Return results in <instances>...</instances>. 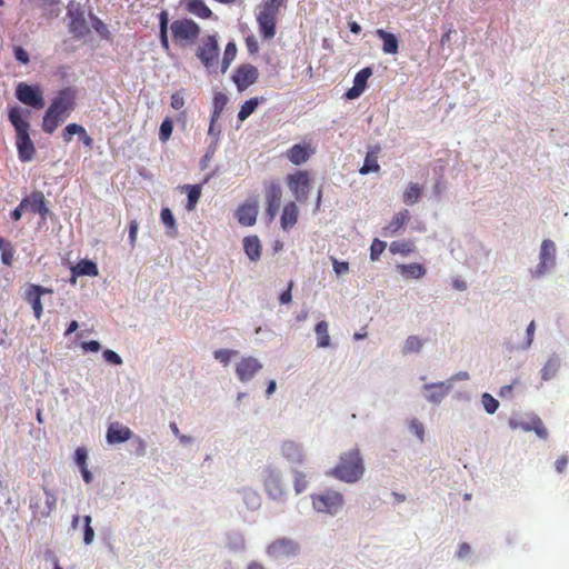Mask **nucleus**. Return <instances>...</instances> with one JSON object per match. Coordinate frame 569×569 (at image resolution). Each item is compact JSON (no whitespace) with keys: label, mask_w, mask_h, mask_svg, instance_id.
<instances>
[{"label":"nucleus","mask_w":569,"mask_h":569,"mask_svg":"<svg viewBox=\"0 0 569 569\" xmlns=\"http://www.w3.org/2000/svg\"><path fill=\"white\" fill-rule=\"evenodd\" d=\"M312 505L319 512L330 515L337 513L343 505V497L340 492L327 490L312 497Z\"/></svg>","instance_id":"7"},{"label":"nucleus","mask_w":569,"mask_h":569,"mask_svg":"<svg viewBox=\"0 0 569 569\" xmlns=\"http://www.w3.org/2000/svg\"><path fill=\"white\" fill-rule=\"evenodd\" d=\"M422 194V189L418 183H410L403 192V202L407 204H413L419 201Z\"/></svg>","instance_id":"41"},{"label":"nucleus","mask_w":569,"mask_h":569,"mask_svg":"<svg viewBox=\"0 0 569 569\" xmlns=\"http://www.w3.org/2000/svg\"><path fill=\"white\" fill-rule=\"evenodd\" d=\"M267 555L273 559L293 557L299 551V545L289 538H280L267 547Z\"/></svg>","instance_id":"11"},{"label":"nucleus","mask_w":569,"mask_h":569,"mask_svg":"<svg viewBox=\"0 0 569 569\" xmlns=\"http://www.w3.org/2000/svg\"><path fill=\"white\" fill-rule=\"evenodd\" d=\"M409 211L407 209L400 210L392 217L391 221L383 228L382 234L385 237L396 234L400 229L403 228V226L409 221Z\"/></svg>","instance_id":"26"},{"label":"nucleus","mask_w":569,"mask_h":569,"mask_svg":"<svg viewBox=\"0 0 569 569\" xmlns=\"http://www.w3.org/2000/svg\"><path fill=\"white\" fill-rule=\"evenodd\" d=\"M84 520V535H83V541L86 545H90L93 541L94 538V531L91 527V517L86 516L83 518Z\"/></svg>","instance_id":"52"},{"label":"nucleus","mask_w":569,"mask_h":569,"mask_svg":"<svg viewBox=\"0 0 569 569\" xmlns=\"http://www.w3.org/2000/svg\"><path fill=\"white\" fill-rule=\"evenodd\" d=\"M287 0H264L262 9L279 13L280 8L286 3Z\"/></svg>","instance_id":"54"},{"label":"nucleus","mask_w":569,"mask_h":569,"mask_svg":"<svg viewBox=\"0 0 569 569\" xmlns=\"http://www.w3.org/2000/svg\"><path fill=\"white\" fill-rule=\"evenodd\" d=\"M172 130H173L172 120L170 118H166L159 128V139L162 142H167L172 134Z\"/></svg>","instance_id":"45"},{"label":"nucleus","mask_w":569,"mask_h":569,"mask_svg":"<svg viewBox=\"0 0 569 569\" xmlns=\"http://www.w3.org/2000/svg\"><path fill=\"white\" fill-rule=\"evenodd\" d=\"M292 287H293V281L291 280L288 283V288L279 297V300H280L281 303L286 305V303H290L291 302V300H292V296H291Z\"/></svg>","instance_id":"63"},{"label":"nucleus","mask_w":569,"mask_h":569,"mask_svg":"<svg viewBox=\"0 0 569 569\" xmlns=\"http://www.w3.org/2000/svg\"><path fill=\"white\" fill-rule=\"evenodd\" d=\"M569 463V458L567 456L559 457L555 462L556 471L562 473Z\"/></svg>","instance_id":"64"},{"label":"nucleus","mask_w":569,"mask_h":569,"mask_svg":"<svg viewBox=\"0 0 569 569\" xmlns=\"http://www.w3.org/2000/svg\"><path fill=\"white\" fill-rule=\"evenodd\" d=\"M386 249V242L375 239L370 246V259L376 261L379 259L383 250Z\"/></svg>","instance_id":"47"},{"label":"nucleus","mask_w":569,"mask_h":569,"mask_svg":"<svg viewBox=\"0 0 569 569\" xmlns=\"http://www.w3.org/2000/svg\"><path fill=\"white\" fill-rule=\"evenodd\" d=\"M182 189L188 192L186 209L192 211L201 197V187L199 184H186Z\"/></svg>","instance_id":"38"},{"label":"nucleus","mask_w":569,"mask_h":569,"mask_svg":"<svg viewBox=\"0 0 569 569\" xmlns=\"http://www.w3.org/2000/svg\"><path fill=\"white\" fill-rule=\"evenodd\" d=\"M170 106L176 110H180L184 106L183 96L180 92L172 93Z\"/></svg>","instance_id":"58"},{"label":"nucleus","mask_w":569,"mask_h":569,"mask_svg":"<svg viewBox=\"0 0 569 569\" xmlns=\"http://www.w3.org/2000/svg\"><path fill=\"white\" fill-rule=\"evenodd\" d=\"M281 452L291 462L301 463L303 460L301 447L291 440H287L281 445Z\"/></svg>","instance_id":"28"},{"label":"nucleus","mask_w":569,"mask_h":569,"mask_svg":"<svg viewBox=\"0 0 569 569\" xmlns=\"http://www.w3.org/2000/svg\"><path fill=\"white\" fill-rule=\"evenodd\" d=\"M282 199V188L277 181L264 183L266 216L272 221L280 208Z\"/></svg>","instance_id":"9"},{"label":"nucleus","mask_w":569,"mask_h":569,"mask_svg":"<svg viewBox=\"0 0 569 569\" xmlns=\"http://www.w3.org/2000/svg\"><path fill=\"white\" fill-rule=\"evenodd\" d=\"M92 28L101 38H103V39L110 38V32H109L106 23L101 19L93 17L92 18Z\"/></svg>","instance_id":"48"},{"label":"nucleus","mask_w":569,"mask_h":569,"mask_svg":"<svg viewBox=\"0 0 569 569\" xmlns=\"http://www.w3.org/2000/svg\"><path fill=\"white\" fill-rule=\"evenodd\" d=\"M317 347L327 348L330 346L329 325L327 321H319L315 327Z\"/></svg>","instance_id":"34"},{"label":"nucleus","mask_w":569,"mask_h":569,"mask_svg":"<svg viewBox=\"0 0 569 569\" xmlns=\"http://www.w3.org/2000/svg\"><path fill=\"white\" fill-rule=\"evenodd\" d=\"M160 217H161V221L162 223L170 228V229H174L176 228V219L171 212V210L169 208H163L160 212Z\"/></svg>","instance_id":"51"},{"label":"nucleus","mask_w":569,"mask_h":569,"mask_svg":"<svg viewBox=\"0 0 569 569\" xmlns=\"http://www.w3.org/2000/svg\"><path fill=\"white\" fill-rule=\"evenodd\" d=\"M87 459H88V452L87 449L83 447H79L76 449L74 452V461L79 469L87 467Z\"/></svg>","instance_id":"53"},{"label":"nucleus","mask_w":569,"mask_h":569,"mask_svg":"<svg viewBox=\"0 0 569 569\" xmlns=\"http://www.w3.org/2000/svg\"><path fill=\"white\" fill-rule=\"evenodd\" d=\"M399 272L407 277L412 279H420L426 274V268L417 262L409 263V264H399L398 267Z\"/></svg>","instance_id":"33"},{"label":"nucleus","mask_w":569,"mask_h":569,"mask_svg":"<svg viewBox=\"0 0 569 569\" xmlns=\"http://www.w3.org/2000/svg\"><path fill=\"white\" fill-rule=\"evenodd\" d=\"M103 358L109 363H112V365H116V366H119V365L122 363L121 357L117 352H114L113 350H109V349L104 350L103 351Z\"/></svg>","instance_id":"57"},{"label":"nucleus","mask_w":569,"mask_h":569,"mask_svg":"<svg viewBox=\"0 0 569 569\" xmlns=\"http://www.w3.org/2000/svg\"><path fill=\"white\" fill-rule=\"evenodd\" d=\"M246 47L250 54H257L259 51L258 40L253 34L247 36L244 39Z\"/></svg>","instance_id":"56"},{"label":"nucleus","mask_w":569,"mask_h":569,"mask_svg":"<svg viewBox=\"0 0 569 569\" xmlns=\"http://www.w3.org/2000/svg\"><path fill=\"white\" fill-rule=\"evenodd\" d=\"M219 51L216 36L208 34L202 38L196 50V56L209 72H216L219 64Z\"/></svg>","instance_id":"5"},{"label":"nucleus","mask_w":569,"mask_h":569,"mask_svg":"<svg viewBox=\"0 0 569 569\" xmlns=\"http://www.w3.org/2000/svg\"><path fill=\"white\" fill-rule=\"evenodd\" d=\"M158 19H159V39H160V44H161V48H162L163 52L166 54L170 56L171 47H170L169 36H168V30L170 28L168 11L167 10L160 11V13L158 14Z\"/></svg>","instance_id":"25"},{"label":"nucleus","mask_w":569,"mask_h":569,"mask_svg":"<svg viewBox=\"0 0 569 569\" xmlns=\"http://www.w3.org/2000/svg\"><path fill=\"white\" fill-rule=\"evenodd\" d=\"M14 58L23 64L30 61L28 52L20 46L14 48Z\"/></svg>","instance_id":"61"},{"label":"nucleus","mask_w":569,"mask_h":569,"mask_svg":"<svg viewBox=\"0 0 569 569\" xmlns=\"http://www.w3.org/2000/svg\"><path fill=\"white\" fill-rule=\"evenodd\" d=\"M237 46L233 41H230L227 43L226 48H224V52H223V57H222V61H221V73H226L227 70L229 69L231 62L236 59L237 57Z\"/></svg>","instance_id":"39"},{"label":"nucleus","mask_w":569,"mask_h":569,"mask_svg":"<svg viewBox=\"0 0 569 569\" xmlns=\"http://www.w3.org/2000/svg\"><path fill=\"white\" fill-rule=\"evenodd\" d=\"M8 116L16 130V146L19 160L22 162H29L36 154V148L29 134L30 123L28 120L22 118V111L19 107L11 108Z\"/></svg>","instance_id":"2"},{"label":"nucleus","mask_w":569,"mask_h":569,"mask_svg":"<svg viewBox=\"0 0 569 569\" xmlns=\"http://www.w3.org/2000/svg\"><path fill=\"white\" fill-rule=\"evenodd\" d=\"M277 17L278 13L268 11L261 8L257 14V23L260 36L263 40H270L277 32Z\"/></svg>","instance_id":"14"},{"label":"nucleus","mask_w":569,"mask_h":569,"mask_svg":"<svg viewBox=\"0 0 569 569\" xmlns=\"http://www.w3.org/2000/svg\"><path fill=\"white\" fill-rule=\"evenodd\" d=\"M307 488V481L301 472H298L295 480V490L297 493H301Z\"/></svg>","instance_id":"62"},{"label":"nucleus","mask_w":569,"mask_h":569,"mask_svg":"<svg viewBox=\"0 0 569 569\" xmlns=\"http://www.w3.org/2000/svg\"><path fill=\"white\" fill-rule=\"evenodd\" d=\"M560 368V360L557 356L550 357L541 369V378L545 381H548L557 375Z\"/></svg>","instance_id":"35"},{"label":"nucleus","mask_w":569,"mask_h":569,"mask_svg":"<svg viewBox=\"0 0 569 569\" xmlns=\"http://www.w3.org/2000/svg\"><path fill=\"white\" fill-rule=\"evenodd\" d=\"M365 463L359 448H353L340 455L336 467L330 475L347 483H355L362 478Z\"/></svg>","instance_id":"3"},{"label":"nucleus","mask_w":569,"mask_h":569,"mask_svg":"<svg viewBox=\"0 0 569 569\" xmlns=\"http://www.w3.org/2000/svg\"><path fill=\"white\" fill-rule=\"evenodd\" d=\"M261 249V242L257 236H248L243 239V250L251 261L260 259Z\"/></svg>","instance_id":"29"},{"label":"nucleus","mask_w":569,"mask_h":569,"mask_svg":"<svg viewBox=\"0 0 569 569\" xmlns=\"http://www.w3.org/2000/svg\"><path fill=\"white\" fill-rule=\"evenodd\" d=\"M43 491L46 495V506L48 507V513L56 509L57 506V497L56 495L48 488L43 487Z\"/></svg>","instance_id":"55"},{"label":"nucleus","mask_w":569,"mask_h":569,"mask_svg":"<svg viewBox=\"0 0 569 569\" xmlns=\"http://www.w3.org/2000/svg\"><path fill=\"white\" fill-rule=\"evenodd\" d=\"M264 99L254 97L249 100H247L241 107L238 112V119L239 121H244L247 118H249L257 109L260 102H262Z\"/></svg>","instance_id":"37"},{"label":"nucleus","mask_w":569,"mask_h":569,"mask_svg":"<svg viewBox=\"0 0 569 569\" xmlns=\"http://www.w3.org/2000/svg\"><path fill=\"white\" fill-rule=\"evenodd\" d=\"M72 272L77 276H98V267L93 261L81 260L72 268Z\"/></svg>","instance_id":"36"},{"label":"nucleus","mask_w":569,"mask_h":569,"mask_svg":"<svg viewBox=\"0 0 569 569\" xmlns=\"http://www.w3.org/2000/svg\"><path fill=\"white\" fill-rule=\"evenodd\" d=\"M335 272L340 276L345 274L349 271V263L346 261H338L337 259L332 260Z\"/></svg>","instance_id":"60"},{"label":"nucleus","mask_w":569,"mask_h":569,"mask_svg":"<svg viewBox=\"0 0 569 569\" xmlns=\"http://www.w3.org/2000/svg\"><path fill=\"white\" fill-rule=\"evenodd\" d=\"M259 213L258 198L253 197L241 203L237 211L236 217L238 222L246 227H251L256 223Z\"/></svg>","instance_id":"13"},{"label":"nucleus","mask_w":569,"mask_h":569,"mask_svg":"<svg viewBox=\"0 0 569 569\" xmlns=\"http://www.w3.org/2000/svg\"><path fill=\"white\" fill-rule=\"evenodd\" d=\"M313 153L315 148L310 143H297L287 150L286 157L291 163L300 166L306 163Z\"/></svg>","instance_id":"18"},{"label":"nucleus","mask_w":569,"mask_h":569,"mask_svg":"<svg viewBox=\"0 0 569 569\" xmlns=\"http://www.w3.org/2000/svg\"><path fill=\"white\" fill-rule=\"evenodd\" d=\"M131 437L132 431L119 422H112L108 427L107 441L111 445L124 442Z\"/></svg>","instance_id":"23"},{"label":"nucleus","mask_w":569,"mask_h":569,"mask_svg":"<svg viewBox=\"0 0 569 569\" xmlns=\"http://www.w3.org/2000/svg\"><path fill=\"white\" fill-rule=\"evenodd\" d=\"M389 250L391 253L409 254L415 250V246L411 241H393L391 242Z\"/></svg>","instance_id":"44"},{"label":"nucleus","mask_w":569,"mask_h":569,"mask_svg":"<svg viewBox=\"0 0 569 569\" xmlns=\"http://www.w3.org/2000/svg\"><path fill=\"white\" fill-rule=\"evenodd\" d=\"M138 222L136 220H131L129 223V242L131 247H134L137 241V234H138Z\"/></svg>","instance_id":"59"},{"label":"nucleus","mask_w":569,"mask_h":569,"mask_svg":"<svg viewBox=\"0 0 569 569\" xmlns=\"http://www.w3.org/2000/svg\"><path fill=\"white\" fill-rule=\"evenodd\" d=\"M481 402L488 413H495L499 407L498 400L489 393L482 395Z\"/></svg>","instance_id":"46"},{"label":"nucleus","mask_w":569,"mask_h":569,"mask_svg":"<svg viewBox=\"0 0 569 569\" xmlns=\"http://www.w3.org/2000/svg\"><path fill=\"white\" fill-rule=\"evenodd\" d=\"M425 388L429 390L426 395L428 401L439 403L448 392V388L445 387L443 382L426 385Z\"/></svg>","instance_id":"32"},{"label":"nucleus","mask_w":569,"mask_h":569,"mask_svg":"<svg viewBox=\"0 0 569 569\" xmlns=\"http://www.w3.org/2000/svg\"><path fill=\"white\" fill-rule=\"evenodd\" d=\"M68 17L70 18L69 21V31L76 37V38H82L89 32V28L84 18V13L79 10H69Z\"/></svg>","instance_id":"21"},{"label":"nucleus","mask_w":569,"mask_h":569,"mask_svg":"<svg viewBox=\"0 0 569 569\" xmlns=\"http://www.w3.org/2000/svg\"><path fill=\"white\" fill-rule=\"evenodd\" d=\"M377 37L382 40V51L387 54H396L399 50V42L393 33L387 32L383 29L376 30Z\"/></svg>","instance_id":"27"},{"label":"nucleus","mask_w":569,"mask_h":569,"mask_svg":"<svg viewBox=\"0 0 569 569\" xmlns=\"http://www.w3.org/2000/svg\"><path fill=\"white\" fill-rule=\"evenodd\" d=\"M172 41L179 48H188L197 42L201 33L200 26L189 18L173 20L170 23Z\"/></svg>","instance_id":"4"},{"label":"nucleus","mask_w":569,"mask_h":569,"mask_svg":"<svg viewBox=\"0 0 569 569\" xmlns=\"http://www.w3.org/2000/svg\"><path fill=\"white\" fill-rule=\"evenodd\" d=\"M380 152V147H373L366 156L363 166L360 168L359 172L361 174H368L370 172H378L380 170V166L378 163V153Z\"/></svg>","instance_id":"30"},{"label":"nucleus","mask_w":569,"mask_h":569,"mask_svg":"<svg viewBox=\"0 0 569 569\" xmlns=\"http://www.w3.org/2000/svg\"><path fill=\"white\" fill-rule=\"evenodd\" d=\"M16 96L26 106L34 109H42L44 107L42 90L39 87L21 82L17 86Z\"/></svg>","instance_id":"10"},{"label":"nucleus","mask_w":569,"mask_h":569,"mask_svg":"<svg viewBox=\"0 0 569 569\" xmlns=\"http://www.w3.org/2000/svg\"><path fill=\"white\" fill-rule=\"evenodd\" d=\"M372 70L369 67L361 69L353 79V86L346 92V98L349 100L357 99L362 94L367 88L368 79L371 77Z\"/></svg>","instance_id":"20"},{"label":"nucleus","mask_w":569,"mask_h":569,"mask_svg":"<svg viewBox=\"0 0 569 569\" xmlns=\"http://www.w3.org/2000/svg\"><path fill=\"white\" fill-rule=\"evenodd\" d=\"M81 124L78 123H69L62 131V138L64 142H70L72 140V136L80 132Z\"/></svg>","instance_id":"50"},{"label":"nucleus","mask_w":569,"mask_h":569,"mask_svg":"<svg viewBox=\"0 0 569 569\" xmlns=\"http://www.w3.org/2000/svg\"><path fill=\"white\" fill-rule=\"evenodd\" d=\"M227 102H228V97L224 93L217 92L214 94V97H213L212 122H216L220 118V116H221V113H222Z\"/></svg>","instance_id":"43"},{"label":"nucleus","mask_w":569,"mask_h":569,"mask_svg":"<svg viewBox=\"0 0 569 569\" xmlns=\"http://www.w3.org/2000/svg\"><path fill=\"white\" fill-rule=\"evenodd\" d=\"M52 292V289L40 284L31 283L26 288L23 299L31 306L37 320H40L43 313L41 297L46 293L51 295Z\"/></svg>","instance_id":"12"},{"label":"nucleus","mask_w":569,"mask_h":569,"mask_svg":"<svg viewBox=\"0 0 569 569\" xmlns=\"http://www.w3.org/2000/svg\"><path fill=\"white\" fill-rule=\"evenodd\" d=\"M22 206H26V209L34 213H39L42 218L49 213L44 194L41 191H33L24 197Z\"/></svg>","instance_id":"19"},{"label":"nucleus","mask_w":569,"mask_h":569,"mask_svg":"<svg viewBox=\"0 0 569 569\" xmlns=\"http://www.w3.org/2000/svg\"><path fill=\"white\" fill-rule=\"evenodd\" d=\"M263 486L272 499H280L284 495V485L282 483L281 476L272 468L263 470Z\"/></svg>","instance_id":"15"},{"label":"nucleus","mask_w":569,"mask_h":569,"mask_svg":"<svg viewBox=\"0 0 569 569\" xmlns=\"http://www.w3.org/2000/svg\"><path fill=\"white\" fill-rule=\"evenodd\" d=\"M556 261V246L555 242L545 239L540 248V262L537 267L536 273L543 274L549 266H553Z\"/></svg>","instance_id":"17"},{"label":"nucleus","mask_w":569,"mask_h":569,"mask_svg":"<svg viewBox=\"0 0 569 569\" xmlns=\"http://www.w3.org/2000/svg\"><path fill=\"white\" fill-rule=\"evenodd\" d=\"M509 425L512 429L520 428L523 431H535V433L541 439L548 438V430L538 416H533L529 421L517 422L510 420Z\"/></svg>","instance_id":"22"},{"label":"nucleus","mask_w":569,"mask_h":569,"mask_svg":"<svg viewBox=\"0 0 569 569\" xmlns=\"http://www.w3.org/2000/svg\"><path fill=\"white\" fill-rule=\"evenodd\" d=\"M186 8L190 13L201 19H209L212 16L211 9L203 0H188Z\"/></svg>","instance_id":"31"},{"label":"nucleus","mask_w":569,"mask_h":569,"mask_svg":"<svg viewBox=\"0 0 569 569\" xmlns=\"http://www.w3.org/2000/svg\"><path fill=\"white\" fill-rule=\"evenodd\" d=\"M423 347V340L418 336H409L403 345L402 353L410 355L419 352Z\"/></svg>","instance_id":"42"},{"label":"nucleus","mask_w":569,"mask_h":569,"mask_svg":"<svg viewBox=\"0 0 569 569\" xmlns=\"http://www.w3.org/2000/svg\"><path fill=\"white\" fill-rule=\"evenodd\" d=\"M299 219V208L295 201L287 202L281 212L280 224L284 231L291 229Z\"/></svg>","instance_id":"24"},{"label":"nucleus","mask_w":569,"mask_h":569,"mask_svg":"<svg viewBox=\"0 0 569 569\" xmlns=\"http://www.w3.org/2000/svg\"><path fill=\"white\" fill-rule=\"evenodd\" d=\"M258 68L251 63L239 64L232 76L231 80L236 84L239 92L247 90L250 86L258 81Z\"/></svg>","instance_id":"8"},{"label":"nucleus","mask_w":569,"mask_h":569,"mask_svg":"<svg viewBox=\"0 0 569 569\" xmlns=\"http://www.w3.org/2000/svg\"><path fill=\"white\" fill-rule=\"evenodd\" d=\"M286 182L298 202H305L308 199L311 188V179L307 170H298L288 174Z\"/></svg>","instance_id":"6"},{"label":"nucleus","mask_w":569,"mask_h":569,"mask_svg":"<svg viewBox=\"0 0 569 569\" xmlns=\"http://www.w3.org/2000/svg\"><path fill=\"white\" fill-rule=\"evenodd\" d=\"M236 353H237V351H233V350L219 349V350L214 351L213 356L218 361H220L224 366H228L231 357L234 356Z\"/></svg>","instance_id":"49"},{"label":"nucleus","mask_w":569,"mask_h":569,"mask_svg":"<svg viewBox=\"0 0 569 569\" xmlns=\"http://www.w3.org/2000/svg\"><path fill=\"white\" fill-rule=\"evenodd\" d=\"M1 261L6 266H11L14 257V249L10 241L0 237Z\"/></svg>","instance_id":"40"},{"label":"nucleus","mask_w":569,"mask_h":569,"mask_svg":"<svg viewBox=\"0 0 569 569\" xmlns=\"http://www.w3.org/2000/svg\"><path fill=\"white\" fill-rule=\"evenodd\" d=\"M262 368L258 359L253 357L242 358L237 367L236 373L240 381L246 382L253 378V376Z\"/></svg>","instance_id":"16"},{"label":"nucleus","mask_w":569,"mask_h":569,"mask_svg":"<svg viewBox=\"0 0 569 569\" xmlns=\"http://www.w3.org/2000/svg\"><path fill=\"white\" fill-rule=\"evenodd\" d=\"M74 108L76 90L70 87L60 90L43 116L42 130L49 134L53 133Z\"/></svg>","instance_id":"1"}]
</instances>
